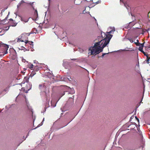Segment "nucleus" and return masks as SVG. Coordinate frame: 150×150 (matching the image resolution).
Returning a JSON list of instances; mask_svg holds the SVG:
<instances>
[{
    "label": "nucleus",
    "instance_id": "f257e3e1",
    "mask_svg": "<svg viewBox=\"0 0 150 150\" xmlns=\"http://www.w3.org/2000/svg\"><path fill=\"white\" fill-rule=\"evenodd\" d=\"M105 36V35L104 33ZM106 37L100 41L96 43L93 47H91L89 49L91 50V54L95 55L103 51V48L108 44L112 35H106Z\"/></svg>",
    "mask_w": 150,
    "mask_h": 150
},
{
    "label": "nucleus",
    "instance_id": "f03ea898",
    "mask_svg": "<svg viewBox=\"0 0 150 150\" xmlns=\"http://www.w3.org/2000/svg\"><path fill=\"white\" fill-rule=\"evenodd\" d=\"M8 48V45L6 44H1L0 45V53H4V54H6L7 53V51Z\"/></svg>",
    "mask_w": 150,
    "mask_h": 150
},
{
    "label": "nucleus",
    "instance_id": "7ed1b4c3",
    "mask_svg": "<svg viewBox=\"0 0 150 150\" xmlns=\"http://www.w3.org/2000/svg\"><path fill=\"white\" fill-rule=\"evenodd\" d=\"M34 65L33 64H31L29 66V68L31 70L33 69L34 71H38L39 69L37 68L36 66H35V67L34 68Z\"/></svg>",
    "mask_w": 150,
    "mask_h": 150
},
{
    "label": "nucleus",
    "instance_id": "20e7f679",
    "mask_svg": "<svg viewBox=\"0 0 150 150\" xmlns=\"http://www.w3.org/2000/svg\"><path fill=\"white\" fill-rule=\"evenodd\" d=\"M39 88L40 89L44 91L46 88V86H45V84L43 83L39 85Z\"/></svg>",
    "mask_w": 150,
    "mask_h": 150
},
{
    "label": "nucleus",
    "instance_id": "39448f33",
    "mask_svg": "<svg viewBox=\"0 0 150 150\" xmlns=\"http://www.w3.org/2000/svg\"><path fill=\"white\" fill-rule=\"evenodd\" d=\"M142 52L144 54V55L146 56L147 57V62L148 64L149 63V61L150 59V57H149L148 54L145 53L144 51H143Z\"/></svg>",
    "mask_w": 150,
    "mask_h": 150
},
{
    "label": "nucleus",
    "instance_id": "423d86ee",
    "mask_svg": "<svg viewBox=\"0 0 150 150\" xmlns=\"http://www.w3.org/2000/svg\"><path fill=\"white\" fill-rule=\"evenodd\" d=\"M25 3L24 0H22L17 5V8H19L20 6H23V3Z\"/></svg>",
    "mask_w": 150,
    "mask_h": 150
},
{
    "label": "nucleus",
    "instance_id": "0eeeda50",
    "mask_svg": "<svg viewBox=\"0 0 150 150\" xmlns=\"http://www.w3.org/2000/svg\"><path fill=\"white\" fill-rule=\"evenodd\" d=\"M144 43H143V44H140L139 46V50L141 52H142V51H143V47H144Z\"/></svg>",
    "mask_w": 150,
    "mask_h": 150
},
{
    "label": "nucleus",
    "instance_id": "6e6552de",
    "mask_svg": "<svg viewBox=\"0 0 150 150\" xmlns=\"http://www.w3.org/2000/svg\"><path fill=\"white\" fill-rule=\"evenodd\" d=\"M23 35L22 34L21 35V36H19V38H18V40H17V42H19L20 41H21L22 42H24L23 40H22V35Z\"/></svg>",
    "mask_w": 150,
    "mask_h": 150
},
{
    "label": "nucleus",
    "instance_id": "1a4fd4ad",
    "mask_svg": "<svg viewBox=\"0 0 150 150\" xmlns=\"http://www.w3.org/2000/svg\"><path fill=\"white\" fill-rule=\"evenodd\" d=\"M17 24V23L15 22V21H12L11 22V25L12 26H16Z\"/></svg>",
    "mask_w": 150,
    "mask_h": 150
},
{
    "label": "nucleus",
    "instance_id": "9d476101",
    "mask_svg": "<svg viewBox=\"0 0 150 150\" xmlns=\"http://www.w3.org/2000/svg\"><path fill=\"white\" fill-rule=\"evenodd\" d=\"M18 49L19 50H23L24 52H25V51L27 50V49L23 46L21 47V48H19Z\"/></svg>",
    "mask_w": 150,
    "mask_h": 150
},
{
    "label": "nucleus",
    "instance_id": "9b49d317",
    "mask_svg": "<svg viewBox=\"0 0 150 150\" xmlns=\"http://www.w3.org/2000/svg\"><path fill=\"white\" fill-rule=\"evenodd\" d=\"M25 42V43L26 44L27 43H29L30 44V45H33V42L32 41H28V40H25V41H24Z\"/></svg>",
    "mask_w": 150,
    "mask_h": 150
},
{
    "label": "nucleus",
    "instance_id": "f8f14e48",
    "mask_svg": "<svg viewBox=\"0 0 150 150\" xmlns=\"http://www.w3.org/2000/svg\"><path fill=\"white\" fill-rule=\"evenodd\" d=\"M29 77L26 76L24 78V80H25V81L26 82H29Z\"/></svg>",
    "mask_w": 150,
    "mask_h": 150
},
{
    "label": "nucleus",
    "instance_id": "ddd939ff",
    "mask_svg": "<svg viewBox=\"0 0 150 150\" xmlns=\"http://www.w3.org/2000/svg\"><path fill=\"white\" fill-rule=\"evenodd\" d=\"M67 78L65 77L64 76L62 77L61 78V81H67Z\"/></svg>",
    "mask_w": 150,
    "mask_h": 150
},
{
    "label": "nucleus",
    "instance_id": "4468645a",
    "mask_svg": "<svg viewBox=\"0 0 150 150\" xmlns=\"http://www.w3.org/2000/svg\"><path fill=\"white\" fill-rule=\"evenodd\" d=\"M134 44L137 46H139L140 44H141V43L139 42H134Z\"/></svg>",
    "mask_w": 150,
    "mask_h": 150
},
{
    "label": "nucleus",
    "instance_id": "2eb2a0df",
    "mask_svg": "<svg viewBox=\"0 0 150 150\" xmlns=\"http://www.w3.org/2000/svg\"><path fill=\"white\" fill-rule=\"evenodd\" d=\"M115 31V30L114 29V30H112L110 31H109V32H107V33L110 34L112 33V32H113L114 31Z\"/></svg>",
    "mask_w": 150,
    "mask_h": 150
},
{
    "label": "nucleus",
    "instance_id": "dca6fc26",
    "mask_svg": "<svg viewBox=\"0 0 150 150\" xmlns=\"http://www.w3.org/2000/svg\"><path fill=\"white\" fill-rule=\"evenodd\" d=\"M8 87H7L6 88H5V89H4L3 91H5V92H7L8 91Z\"/></svg>",
    "mask_w": 150,
    "mask_h": 150
},
{
    "label": "nucleus",
    "instance_id": "f3484780",
    "mask_svg": "<svg viewBox=\"0 0 150 150\" xmlns=\"http://www.w3.org/2000/svg\"><path fill=\"white\" fill-rule=\"evenodd\" d=\"M35 74L34 73H33V72H32L30 74V76H33L34 74Z\"/></svg>",
    "mask_w": 150,
    "mask_h": 150
},
{
    "label": "nucleus",
    "instance_id": "a211bd4d",
    "mask_svg": "<svg viewBox=\"0 0 150 150\" xmlns=\"http://www.w3.org/2000/svg\"><path fill=\"white\" fill-rule=\"evenodd\" d=\"M52 103V101H51V105H52L53 107H55V106H56V104H55L54 105H53Z\"/></svg>",
    "mask_w": 150,
    "mask_h": 150
},
{
    "label": "nucleus",
    "instance_id": "6ab92c4d",
    "mask_svg": "<svg viewBox=\"0 0 150 150\" xmlns=\"http://www.w3.org/2000/svg\"><path fill=\"white\" fill-rule=\"evenodd\" d=\"M109 53H103L102 56V57H104V56L105 55V54H108Z\"/></svg>",
    "mask_w": 150,
    "mask_h": 150
},
{
    "label": "nucleus",
    "instance_id": "aec40b11",
    "mask_svg": "<svg viewBox=\"0 0 150 150\" xmlns=\"http://www.w3.org/2000/svg\"><path fill=\"white\" fill-rule=\"evenodd\" d=\"M34 13L35 14L38 15V11L36 9L35 10Z\"/></svg>",
    "mask_w": 150,
    "mask_h": 150
},
{
    "label": "nucleus",
    "instance_id": "412c9836",
    "mask_svg": "<svg viewBox=\"0 0 150 150\" xmlns=\"http://www.w3.org/2000/svg\"><path fill=\"white\" fill-rule=\"evenodd\" d=\"M101 2L100 1H98L97 2H96V4H99Z\"/></svg>",
    "mask_w": 150,
    "mask_h": 150
},
{
    "label": "nucleus",
    "instance_id": "4be33fe9",
    "mask_svg": "<svg viewBox=\"0 0 150 150\" xmlns=\"http://www.w3.org/2000/svg\"><path fill=\"white\" fill-rule=\"evenodd\" d=\"M129 41L131 42H133L134 40L132 39H130Z\"/></svg>",
    "mask_w": 150,
    "mask_h": 150
},
{
    "label": "nucleus",
    "instance_id": "5701e85b",
    "mask_svg": "<svg viewBox=\"0 0 150 150\" xmlns=\"http://www.w3.org/2000/svg\"><path fill=\"white\" fill-rule=\"evenodd\" d=\"M135 117L136 119L137 120V121L138 122H139V119L136 116Z\"/></svg>",
    "mask_w": 150,
    "mask_h": 150
},
{
    "label": "nucleus",
    "instance_id": "b1692460",
    "mask_svg": "<svg viewBox=\"0 0 150 150\" xmlns=\"http://www.w3.org/2000/svg\"><path fill=\"white\" fill-rule=\"evenodd\" d=\"M135 117L136 119L137 120V121L138 122H139V119L136 116Z\"/></svg>",
    "mask_w": 150,
    "mask_h": 150
},
{
    "label": "nucleus",
    "instance_id": "393cba45",
    "mask_svg": "<svg viewBox=\"0 0 150 150\" xmlns=\"http://www.w3.org/2000/svg\"><path fill=\"white\" fill-rule=\"evenodd\" d=\"M34 2H32V3H28V4H30L31 5V6H32V5H33V3Z\"/></svg>",
    "mask_w": 150,
    "mask_h": 150
},
{
    "label": "nucleus",
    "instance_id": "a878e982",
    "mask_svg": "<svg viewBox=\"0 0 150 150\" xmlns=\"http://www.w3.org/2000/svg\"><path fill=\"white\" fill-rule=\"evenodd\" d=\"M86 8H89L88 6V7H86L85 8V9L84 10H83V12H84V11L86 10Z\"/></svg>",
    "mask_w": 150,
    "mask_h": 150
},
{
    "label": "nucleus",
    "instance_id": "bb28decb",
    "mask_svg": "<svg viewBox=\"0 0 150 150\" xmlns=\"http://www.w3.org/2000/svg\"><path fill=\"white\" fill-rule=\"evenodd\" d=\"M31 6L33 8V9L34 10H35V8L33 6V5H32Z\"/></svg>",
    "mask_w": 150,
    "mask_h": 150
},
{
    "label": "nucleus",
    "instance_id": "cd10ccee",
    "mask_svg": "<svg viewBox=\"0 0 150 150\" xmlns=\"http://www.w3.org/2000/svg\"><path fill=\"white\" fill-rule=\"evenodd\" d=\"M34 63H37V62H38L37 61H36V60H34Z\"/></svg>",
    "mask_w": 150,
    "mask_h": 150
},
{
    "label": "nucleus",
    "instance_id": "c85d7f7f",
    "mask_svg": "<svg viewBox=\"0 0 150 150\" xmlns=\"http://www.w3.org/2000/svg\"><path fill=\"white\" fill-rule=\"evenodd\" d=\"M9 20H10V21H13V19H12V18H11V19H9Z\"/></svg>",
    "mask_w": 150,
    "mask_h": 150
},
{
    "label": "nucleus",
    "instance_id": "c756f323",
    "mask_svg": "<svg viewBox=\"0 0 150 150\" xmlns=\"http://www.w3.org/2000/svg\"><path fill=\"white\" fill-rule=\"evenodd\" d=\"M150 13V11L149 12V13H148V17L149 16V14Z\"/></svg>",
    "mask_w": 150,
    "mask_h": 150
},
{
    "label": "nucleus",
    "instance_id": "7c9ffc66",
    "mask_svg": "<svg viewBox=\"0 0 150 150\" xmlns=\"http://www.w3.org/2000/svg\"><path fill=\"white\" fill-rule=\"evenodd\" d=\"M64 93L62 94V96H63L64 95Z\"/></svg>",
    "mask_w": 150,
    "mask_h": 150
},
{
    "label": "nucleus",
    "instance_id": "2f4dec72",
    "mask_svg": "<svg viewBox=\"0 0 150 150\" xmlns=\"http://www.w3.org/2000/svg\"><path fill=\"white\" fill-rule=\"evenodd\" d=\"M44 120V118H43V120L42 121V122H43Z\"/></svg>",
    "mask_w": 150,
    "mask_h": 150
},
{
    "label": "nucleus",
    "instance_id": "473e14b6",
    "mask_svg": "<svg viewBox=\"0 0 150 150\" xmlns=\"http://www.w3.org/2000/svg\"><path fill=\"white\" fill-rule=\"evenodd\" d=\"M137 42H139V41L138 40H137Z\"/></svg>",
    "mask_w": 150,
    "mask_h": 150
},
{
    "label": "nucleus",
    "instance_id": "72a5a7b5",
    "mask_svg": "<svg viewBox=\"0 0 150 150\" xmlns=\"http://www.w3.org/2000/svg\"><path fill=\"white\" fill-rule=\"evenodd\" d=\"M120 1H122V0H120Z\"/></svg>",
    "mask_w": 150,
    "mask_h": 150
},
{
    "label": "nucleus",
    "instance_id": "f704fd0d",
    "mask_svg": "<svg viewBox=\"0 0 150 150\" xmlns=\"http://www.w3.org/2000/svg\"><path fill=\"white\" fill-rule=\"evenodd\" d=\"M95 19L96 21V19L95 18Z\"/></svg>",
    "mask_w": 150,
    "mask_h": 150
}]
</instances>
